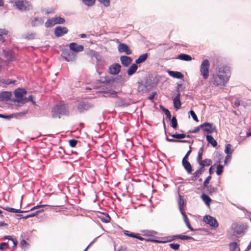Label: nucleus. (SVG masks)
Instances as JSON below:
<instances>
[{
    "label": "nucleus",
    "mask_w": 251,
    "mask_h": 251,
    "mask_svg": "<svg viewBox=\"0 0 251 251\" xmlns=\"http://www.w3.org/2000/svg\"><path fill=\"white\" fill-rule=\"evenodd\" d=\"M230 76V72L227 66L219 68L212 75L211 78V83L220 88L224 87Z\"/></svg>",
    "instance_id": "nucleus-1"
},
{
    "label": "nucleus",
    "mask_w": 251,
    "mask_h": 251,
    "mask_svg": "<svg viewBox=\"0 0 251 251\" xmlns=\"http://www.w3.org/2000/svg\"><path fill=\"white\" fill-rule=\"evenodd\" d=\"M230 76V72L227 66L219 68L212 75L211 78V83L220 88L224 87Z\"/></svg>",
    "instance_id": "nucleus-2"
},
{
    "label": "nucleus",
    "mask_w": 251,
    "mask_h": 251,
    "mask_svg": "<svg viewBox=\"0 0 251 251\" xmlns=\"http://www.w3.org/2000/svg\"><path fill=\"white\" fill-rule=\"evenodd\" d=\"M244 226L243 224L234 223L232 224L227 231L228 237L236 240L244 234Z\"/></svg>",
    "instance_id": "nucleus-3"
},
{
    "label": "nucleus",
    "mask_w": 251,
    "mask_h": 251,
    "mask_svg": "<svg viewBox=\"0 0 251 251\" xmlns=\"http://www.w3.org/2000/svg\"><path fill=\"white\" fill-rule=\"evenodd\" d=\"M68 114V107L65 104H57L52 109V116L54 118H59L60 115H67Z\"/></svg>",
    "instance_id": "nucleus-4"
},
{
    "label": "nucleus",
    "mask_w": 251,
    "mask_h": 251,
    "mask_svg": "<svg viewBox=\"0 0 251 251\" xmlns=\"http://www.w3.org/2000/svg\"><path fill=\"white\" fill-rule=\"evenodd\" d=\"M210 63L207 59L203 60L201 65L200 72L204 79H207L209 76Z\"/></svg>",
    "instance_id": "nucleus-5"
},
{
    "label": "nucleus",
    "mask_w": 251,
    "mask_h": 251,
    "mask_svg": "<svg viewBox=\"0 0 251 251\" xmlns=\"http://www.w3.org/2000/svg\"><path fill=\"white\" fill-rule=\"evenodd\" d=\"M65 19L60 17H55L49 19L45 24L46 27H50L56 24H61L65 22Z\"/></svg>",
    "instance_id": "nucleus-6"
},
{
    "label": "nucleus",
    "mask_w": 251,
    "mask_h": 251,
    "mask_svg": "<svg viewBox=\"0 0 251 251\" xmlns=\"http://www.w3.org/2000/svg\"><path fill=\"white\" fill-rule=\"evenodd\" d=\"M15 4L16 7L21 11H27L30 8L29 2L26 0H15Z\"/></svg>",
    "instance_id": "nucleus-7"
},
{
    "label": "nucleus",
    "mask_w": 251,
    "mask_h": 251,
    "mask_svg": "<svg viewBox=\"0 0 251 251\" xmlns=\"http://www.w3.org/2000/svg\"><path fill=\"white\" fill-rule=\"evenodd\" d=\"M26 93V91L25 89L19 88L16 90L14 92V95L16 99L13 100V101L22 103V100H24V95Z\"/></svg>",
    "instance_id": "nucleus-8"
},
{
    "label": "nucleus",
    "mask_w": 251,
    "mask_h": 251,
    "mask_svg": "<svg viewBox=\"0 0 251 251\" xmlns=\"http://www.w3.org/2000/svg\"><path fill=\"white\" fill-rule=\"evenodd\" d=\"M93 107V105L92 104L87 101H81L78 103L77 109L79 113H82L88 110Z\"/></svg>",
    "instance_id": "nucleus-9"
},
{
    "label": "nucleus",
    "mask_w": 251,
    "mask_h": 251,
    "mask_svg": "<svg viewBox=\"0 0 251 251\" xmlns=\"http://www.w3.org/2000/svg\"><path fill=\"white\" fill-rule=\"evenodd\" d=\"M203 221L212 227H217L219 226L216 219L210 215L205 216L203 218Z\"/></svg>",
    "instance_id": "nucleus-10"
},
{
    "label": "nucleus",
    "mask_w": 251,
    "mask_h": 251,
    "mask_svg": "<svg viewBox=\"0 0 251 251\" xmlns=\"http://www.w3.org/2000/svg\"><path fill=\"white\" fill-rule=\"evenodd\" d=\"M201 127H203V131L208 133H212L216 130L215 126L212 124L207 122L201 125Z\"/></svg>",
    "instance_id": "nucleus-11"
},
{
    "label": "nucleus",
    "mask_w": 251,
    "mask_h": 251,
    "mask_svg": "<svg viewBox=\"0 0 251 251\" xmlns=\"http://www.w3.org/2000/svg\"><path fill=\"white\" fill-rule=\"evenodd\" d=\"M68 30L66 27L57 26L54 30V34L56 37H61L66 34Z\"/></svg>",
    "instance_id": "nucleus-12"
},
{
    "label": "nucleus",
    "mask_w": 251,
    "mask_h": 251,
    "mask_svg": "<svg viewBox=\"0 0 251 251\" xmlns=\"http://www.w3.org/2000/svg\"><path fill=\"white\" fill-rule=\"evenodd\" d=\"M69 48L70 50L75 52H78L82 51L84 50V47L81 45H78L75 43H71L69 44Z\"/></svg>",
    "instance_id": "nucleus-13"
},
{
    "label": "nucleus",
    "mask_w": 251,
    "mask_h": 251,
    "mask_svg": "<svg viewBox=\"0 0 251 251\" xmlns=\"http://www.w3.org/2000/svg\"><path fill=\"white\" fill-rule=\"evenodd\" d=\"M121 69V65L119 64H114L109 67V72L111 75H117Z\"/></svg>",
    "instance_id": "nucleus-14"
},
{
    "label": "nucleus",
    "mask_w": 251,
    "mask_h": 251,
    "mask_svg": "<svg viewBox=\"0 0 251 251\" xmlns=\"http://www.w3.org/2000/svg\"><path fill=\"white\" fill-rule=\"evenodd\" d=\"M118 50L120 52H125L127 55L131 54V51L127 45L124 43H121L118 46Z\"/></svg>",
    "instance_id": "nucleus-15"
},
{
    "label": "nucleus",
    "mask_w": 251,
    "mask_h": 251,
    "mask_svg": "<svg viewBox=\"0 0 251 251\" xmlns=\"http://www.w3.org/2000/svg\"><path fill=\"white\" fill-rule=\"evenodd\" d=\"M180 94L178 92L173 99L174 106L176 110L179 109L181 107V103L180 100Z\"/></svg>",
    "instance_id": "nucleus-16"
},
{
    "label": "nucleus",
    "mask_w": 251,
    "mask_h": 251,
    "mask_svg": "<svg viewBox=\"0 0 251 251\" xmlns=\"http://www.w3.org/2000/svg\"><path fill=\"white\" fill-rule=\"evenodd\" d=\"M44 23V20L42 18H34L31 22L32 26L35 27L41 25Z\"/></svg>",
    "instance_id": "nucleus-17"
},
{
    "label": "nucleus",
    "mask_w": 251,
    "mask_h": 251,
    "mask_svg": "<svg viewBox=\"0 0 251 251\" xmlns=\"http://www.w3.org/2000/svg\"><path fill=\"white\" fill-rule=\"evenodd\" d=\"M120 60L122 64L126 67L129 65L132 62V59L127 56H122L120 58Z\"/></svg>",
    "instance_id": "nucleus-18"
},
{
    "label": "nucleus",
    "mask_w": 251,
    "mask_h": 251,
    "mask_svg": "<svg viewBox=\"0 0 251 251\" xmlns=\"http://www.w3.org/2000/svg\"><path fill=\"white\" fill-rule=\"evenodd\" d=\"M11 94L10 92L7 91H4L0 93V100H8L11 98Z\"/></svg>",
    "instance_id": "nucleus-19"
},
{
    "label": "nucleus",
    "mask_w": 251,
    "mask_h": 251,
    "mask_svg": "<svg viewBox=\"0 0 251 251\" xmlns=\"http://www.w3.org/2000/svg\"><path fill=\"white\" fill-rule=\"evenodd\" d=\"M168 74L171 76L176 78L181 79L183 77V75L180 72L177 71H169Z\"/></svg>",
    "instance_id": "nucleus-20"
},
{
    "label": "nucleus",
    "mask_w": 251,
    "mask_h": 251,
    "mask_svg": "<svg viewBox=\"0 0 251 251\" xmlns=\"http://www.w3.org/2000/svg\"><path fill=\"white\" fill-rule=\"evenodd\" d=\"M178 203L179 209L180 213L184 212V208L185 206V204L184 201L182 197L180 195L179 196V200H178Z\"/></svg>",
    "instance_id": "nucleus-21"
},
{
    "label": "nucleus",
    "mask_w": 251,
    "mask_h": 251,
    "mask_svg": "<svg viewBox=\"0 0 251 251\" xmlns=\"http://www.w3.org/2000/svg\"><path fill=\"white\" fill-rule=\"evenodd\" d=\"M182 163L187 172L189 174L191 173L192 168L191 164L187 160L182 161Z\"/></svg>",
    "instance_id": "nucleus-22"
},
{
    "label": "nucleus",
    "mask_w": 251,
    "mask_h": 251,
    "mask_svg": "<svg viewBox=\"0 0 251 251\" xmlns=\"http://www.w3.org/2000/svg\"><path fill=\"white\" fill-rule=\"evenodd\" d=\"M138 66L137 64H132L127 70V74L128 75H132L137 70Z\"/></svg>",
    "instance_id": "nucleus-23"
},
{
    "label": "nucleus",
    "mask_w": 251,
    "mask_h": 251,
    "mask_svg": "<svg viewBox=\"0 0 251 251\" xmlns=\"http://www.w3.org/2000/svg\"><path fill=\"white\" fill-rule=\"evenodd\" d=\"M206 140L208 143L210 144L213 147H215L217 145L216 141L211 135H207L206 136Z\"/></svg>",
    "instance_id": "nucleus-24"
},
{
    "label": "nucleus",
    "mask_w": 251,
    "mask_h": 251,
    "mask_svg": "<svg viewBox=\"0 0 251 251\" xmlns=\"http://www.w3.org/2000/svg\"><path fill=\"white\" fill-rule=\"evenodd\" d=\"M177 58L181 60L187 61L192 60V57L190 55L184 53H181L179 54Z\"/></svg>",
    "instance_id": "nucleus-25"
},
{
    "label": "nucleus",
    "mask_w": 251,
    "mask_h": 251,
    "mask_svg": "<svg viewBox=\"0 0 251 251\" xmlns=\"http://www.w3.org/2000/svg\"><path fill=\"white\" fill-rule=\"evenodd\" d=\"M148 57V54L144 53L141 55L136 60L135 62L136 64H140L144 62Z\"/></svg>",
    "instance_id": "nucleus-26"
},
{
    "label": "nucleus",
    "mask_w": 251,
    "mask_h": 251,
    "mask_svg": "<svg viewBox=\"0 0 251 251\" xmlns=\"http://www.w3.org/2000/svg\"><path fill=\"white\" fill-rule=\"evenodd\" d=\"M212 163V161L209 159H205L204 160H201L199 164L201 166L205 167L210 165Z\"/></svg>",
    "instance_id": "nucleus-27"
},
{
    "label": "nucleus",
    "mask_w": 251,
    "mask_h": 251,
    "mask_svg": "<svg viewBox=\"0 0 251 251\" xmlns=\"http://www.w3.org/2000/svg\"><path fill=\"white\" fill-rule=\"evenodd\" d=\"M231 147L232 146L230 144H226L224 151L225 153L226 154H231L234 151V149H232Z\"/></svg>",
    "instance_id": "nucleus-28"
},
{
    "label": "nucleus",
    "mask_w": 251,
    "mask_h": 251,
    "mask_svg": "<svg viewBox=\"0 0 251 251\" xmlns=\"http://www.w3.org/2000/svg\"><path fill=\"white\" fill-rule=\"evenodd\" d=\"M3 208L4 209H5V210H6L7 211H8L9 212H14V213H23V212H25V211H24L23 210H21L20 209H15V208H11V207H3Z\"/></svg>",
    "instance_id": "nucleus-29"
},
{
    "label": "nucleus",
    "mask_w": 251,
    "mask_h": 251,
    "mask_svg": "<svg viewBox=\"0 0 251 251\" xmlns=\"http://www.w3.org/2000/svg\"><path fill=\"white\" fill-rule=\"evenodd\" d=\"M201 198L202 200V201L205 202V203L207 205H209L210 204V202L211 201V199L209 197H208L207 195L203 194L201 196Z\"/></svg>",
    "instance_id": "nucleus-30"
},
{
    "label": "nucleus",
    "mask_w": 251,
    "mask_h": 251,
    "mask_svg": "<svg viewBox=\"0 0 251 251\" xmlns=\"http://www.w3.org/2000/svg\"><path fill=\"white\" fill-rule=\"evenodd\" d=\"M229 250L230 251H238L239 249L236 242H232L229 244Z\"/></svg>",
    "instance_id": "nucleus-31"
},
{
    "label": "nucleus",
    "mask_w": 251,
    "mask_h": 251,
    "mask_svg": "<svg viewBox=\"0 0 251 251\" xmlns=\"http://www.w3.org/2000/svg\"><path fill=\"white\" fill-rule=\"evenodd\" d=\"M8 33V31L5 29H0V42H4V39L3 35H5Z\"/></svg>",
    "instance_id": "nucleus-32"
},
{
    "label": "nucleus",
    "mask_w": 251,
    "mask_h": 251,
    "mask_svg": "<svg viewBox=\"0 0 251 251\" xmlns=\"http://www.w3.org/2000/svg\"><path fill=\"white\" fill-rule=\"evenodd\" d=\"M203 151V148L201 147L198 152V155L197 158V161L198 162V163L202 160V153Z\"/></svg>",
    "instance_id": "nucleus-33"
},
{
    "label": "nucleus",
    "mask_w": 251,
    "mask_h": 251,
    "mask_svg": "<svg viewBox=\"0 0 251 251\" xmlns=\"http://www.w3.org/2000/svg\"><path fill=\"white\" fill-rule=\"evenodd\" d=\"M160 109L163 111H164L165 115L166 116L167 118L169 119H171V113L170 112V111H169V110H168L167 109H166L164 106H163L162 105H160Z\"/></svg>",
    "instance_id": "nucleus-34"
},
{
    "label": "nucleus",
    "mask_w": 251,
    "mask_h": 251,
    "mask_svg": "<svg viewBox=\"0 0 251 251\" xmlns=\"http://www.w3.org/2000/svg\"><path fill=\"white\" fill-rule=\"evenodd\" d=\"M115 105L118 107H124L126 105L124 101L121 99L120 98L116 100L115 102Z\"/></svg>",
    "instance_id": "nucleus-35"
},
{
    "label": "nucleus",
    "mask_w": 251,
    "mask_h": 251,
    "mask_svg": "<svg viewBox=\"0 0 251 251\" xmlns=\"http://www.w3.org/2000/svg\"><path fill=\"white\" fill-rule=\"evenodd\" d=\"M98 1L105 7L109 6L110 4V0H98Z\"/></svg>",
    "instance_id": "nucleus-36"
},
{
    "label": "nucleus",
    "mask_w": 251,
    "mask_h": 251,
    "mask_svg": "<svg viewBox=\"0 0 251 251\" xmlns=\"http://www.w3.org/2000/svg\"><path fill=\"white\" fill-rule=\"evenodd\" d=\"M83 2L87 6H93L96 0H82Z\"/></svg>",
    "instance_id": "nucleus-37"
},
{
    "label": "nucleus",
    "mask_w": 251,
    "mask_h": 251,
    "mask_svg": "<svg viewBox=\"0 0 251 251\" xmlns=\"http://www.w3.org/2000/svg\"><path fill=\"white\" fill-rule=\"evenodd\" d=\"M171 136L173 138L176 139H183L186 137V135L184 134H173L171 135Z\"/></svg>",
    "instance_id": "nucleus-38"
},
{
    "label": "nucleus",
    "mask_w": 251,
    "mask_h": 251,
    "mask_svg": "<svg viewBox=\"0 0 251 251\" xmlns=\"http://www.w3.org/2000/svg\"><path fill=\"white\" fill-rule=\"evenodd\" d=\"M223 166L222 165H218L217 166L216 174L217 175H220L223 171Z\"/></svg>",
    "instance_id": "nucleus-39"
},
{
    "label": "nucleus",
    "mask_w": 251,
    "mask_h": 251,
    "mask_svg": "<svg viewBox=\"0 0 251 251\" xmlns=\"http://www.w3.org/2000/svg\"><path fill=\"white\" fill-rule=\"evenodd\" d=\"M30 101H31L32 102H33L32 95H29L27 98L26 97L24 98V100H22V103L24 104V103H25L27 102Z\"/></svg>",
    "instance_id": "nucleus-40"
},
{
    "label": "nucleus",
    "mask_w": 251,
    "mask_h": 251,
    "mask_svg": "<svg viewBox=\"0 0 251 251\" xmlns=\"http://www.w3.org/2000/svg\"><path fill=\"white\" fill-rule=\"evenodd\" d=\"M144 235L148 236H152L157 234V232L153 230H146L144 231Z\"/></svg>",
    "instance_id": "nucleus-41"
},
{
    "label": "nucleus",
    "mask_w": 251,
    "mask_h": 251,
    "mask_svg": "<svg viewBox=\"0 0 251 251\" xmlns=\"http://www.w3.org/2000/svg\"><path fill=\"white\" fill-rule=\"evenodd\" d=\"M177 123L176 118L175 117H173L171 120V126L176 128L177 127Z\"/></svg>",
    "instance_id": "nucleus-42"
},
{
    "label": "nucleus",
    "mask_w": 251,
    "mask_h": 251,
    "mask_svg": "<svg viewBox=\"0 0 251 251\" xmlns=\"http://www.w3.org/2000/svg\"><path fill=\"white\" fill-rule=\"evenodd\" d=\"M179 246H180V245L178 244L172 243V244H170V247L172 249L175 250H178L179 248Z\"/></svg>",
    "instance_id": "nucleus-43"
},
{
    "label": "nucleus",
    "mask_w": 251,
    "mask_h": 251,
    "mask_svg": "<svg viewBox=\"0 0 251 251\" xmlns=\"http://www.w3.org/2000/svg\"><path fill=\"white\" fill-rule=\"evenodd\" d=\"M106 94H109V96L111 97H116L117 96V92L114 90H110L106 92Z\"/></svg>",
    "instance_id": "nucleus-44"
},
{
    "label": "nucleus",
    "mask_w": 251,
    "mask_h": 251,
    "mask_svg": "<svg viewBox=\"0 0 251 251\" xmlns=\"http://www.w3.org/2000/svg\"><path fill=\"white\" fill-rule=\"evenodd\" d=\"M77 143V141L75 139H72L69 141V145L71 147H75Z\"/></svg>",
    "instance_id": "nucleus-45"
},
{
    "label": "nucleus",
    "mask_w": 251,
    "mask_h": 251,
    "mask_svg": "<svg viewBox=\"0 0 251 251\" xmlns=\"http://www.w3.org/2000/svg\"><path fill=\"white\" fill-rule=\"evenodd\" d=\"M189 113H190V115H191V116L192 117L193 120L196 122H198V119L195 113L194 112V111L193 110H191L189 112Z\"/></svg>",
    "instance_id": "nucleus-46"
},
{
    "label": "nucleus",
    "mask_w": 251,
    "mask_h": 251,
    "mask_svg": "<svg viewBox=\"0 0 251 251\" xmlns=\"http://www.w3.org/2000/svg\"><path fill=\"white\" fill-rule=\"evenodd\" d=\"M179 237V239L181 240H190L193 239V238L191 236H186V235H180Z\"/></svg>",
    "instance_id": "nucleus-47"
},
{
    "label": "nucleus",
    "mask_w": 251,
    "mask_h": 251,
    "mask_svg": "<svg viewBox=\"0 0 251 251\" xmlns=\"http://www.w3.org/2000/svg\"><path fill=\"white\" fill-rule=\"evenodd\" d=\"M8 247V245L7 243L3 242L0 244V249L1 250L5 249L7 250Z\"/></svg>",
    "instance_id": "nucleus-48"
},
{
    "label": "nucleus",
    "mask_w": 251,
    "mask_h": 251,
    "mask_svg": "<svg viewBox=\"0 0 251 251\" xmlns=\"http://www.w3.org/2000/svg\"><path fill=\"white\" fill-rule=\"evenodd\" d=\"M35 36V33H28L26 35V36H25V38H26L27 39H33L34 38Z\"/></svg>",
    "instance_id": "nucleus-49"
},
{
    "label": "nucleus",
    "mask_w": 251,
    "mask_h": 251,
    "mask_svg": "<svg viewBox=\"0 0 251 251\" xmlns=\"http://www.w3.org/2000/svg\"><path fill=\"white\" fill-rule=\"evenodd\" d=\"M90 54L93 56L95 57L97 59H98V57L99 56V53L93 50H90Z\"/></svg>",
    "instance_id": "nucleus-50"
},
{
    "label": "nucleus",
    "mask_w": 251,
    "mask_h": 251,
    "mask_svg": "<svg viewBox=\"0 0 251 251\" xmlns=\"http://www.w3.org/2000/svg\"><path fill=\"white\" fill-rule=\"evenodd\" d=\"M181 215H182L183 216V220H184V221L185 223V224H187V223H189V220H188V218L187 217V216L185 213V212H181Z\"/></svg>",
    "instance_id": "nucleus-51"
},
{
    "label": "nucleus",
    "mask_w": 251,
    "mask_h": 251,
    "mask_svg": "<svg viewBox=\"0 0 251 251\" xmlns=\"http://www.w3.org/2000/svg\"><path fill=\"white\" fill-rule=\"evenodd\" d=\"M145 241H151V242H154V243H165V242H166L165 241H160V240H152V239H145Z\"/></svg>",
    "instance_id": "nucleus-52"
},
{
    "label": "nucleus",
    "mask_w": 251,
    "mask_h": 251,
    "mask_svg": "<svg viewBox=\"0 0 251 251\" xmlns=\"http://www.w3.org/2000/svg\"><path fill=\"white\" fill-rule=\"evenodd\" d=\"M211 176H209L206 178V179L204 180V183H203V185L204 186L206 187L207 185V184L209 183V182L210 180L211 179Z\"/></svg>",
    "instance_id": "nucleus-53"
},
{
    "label": "nucleus",
    "mask_w": 251,
    "mask_h": 251,
    "mask_svg": "<svg viewBox=\"0 0 251 251\" xmlns=\"http://www.w3.org/2000/svg\"><path fill=\"white\" fill-rule=\"evenodd\" d=\"M191 150L190 149L189 151H187V153L185 154V155L183 157L182 161H187L188 157L189 155L190 154V153H191Z\"/></svg>",
    "instance_id": "nucleus-54"
},
{
    "label": "nucleus",
    "mask_w": 251,
    "mask_h": 251,
    "mask_svg": "<svg viewBox=\"0 0 251 251\" xmlns=\"http://www.w3.org/2000/svg\"><path fill=\"white\" fill-rule=\"evenodd\" d=\"M16 82V80H10L9 79H7V81H5V84H15Z\"/></svg>",
    "instance_id": "nucleus-55"
},
{
    "label": "nucleus",
    "mask_w": 251,
    "mask_h": 251,
    "mask_svg": "<svg viewBox=\"0 0 251 251\" xmlns=\"http://www.w3.org/2000/svg\"><path fill=\"white\" fill-rule=\"evenodd\" d=\"M37 214V212H35V213H32V214H29L26 216H25V217H24V219H26L28 218H29V217H34L35 216H36Z\"/></svg>",
    "instance_id": "nucleus-56"
},
{
    "label": "nucleus",
    "mask_w": 251,
    "mask_h": 251,
    "mask_svg": "<svg viewBox=\"0 0 251 251\" xmlns=\"http://www.w3.org/2000/svg\"><path fill=\"white\" fill-rule=\"evenodd\" d=\"M201 128H203V127H201V125L196 128H195L194 130H193L191 132L192 133H197L199 131L200 129Z\"/></svg>",
    "instance_id": "nucleus-57"
},
{
    "label": "nucleus",
    "mask_w": 251,
    "mask_h": 251,
    "mask_svg": "<svg viewBox=\"0 0 251 251\" xmlns=\"http://www.w3.org/2000/svg\"><path fill=\"white\" fill-rule=\"evenodd\" d=\"M166 139L167 141L170 142H177L178 140L174 139L169 138L167 136L166 137Z\"/></svg>",
    "instance_id": "nucleus-58"
},
{
    "label": "nucleus",
    "mask_w": 251,
    "mask_h": 251,
    "mask_svg": "<svg viewBox=\"0 0 251 251\" xmlns=\"http://www.w3.org/2000/svg\"><path fill=\"white\" fill-rule=\"evenodd\" d=\"M201 174L200 171H199L198 170H197L194 174V175L195 176V177H197V178L200 176Z\"/></svg>",
    "instance_id": "nucleus-59"
},
{
    "label": "nucleus",
    "mask_w": 251,
    "mask_h": 251,
    "mask_svg": "<svg viewBox=\"0 0 251 251\" xmlns=\"http://www.w3.org/2000/svg\"><path fill=\"white\" fill-rule=\"evenodd\" d=\"M45 206H46L45 205H37V206L32 208L31 209V210H34L35 209L42 208V207H44Z\"/></svg>",
    "instance_id": "nucleus-60"
},
{
    "label": "nucleus",
    "mask_w": 251,
    "mask_h": 251,
    "mask_svg": "<svg viewBox=\"0 0 251 251\" xmlns=\"http://www.w3.org/2000/svg\"><path fill=\"white\" fill-rule=\"evenodd\" d=\"M230 155L231 154H227V155L226 156V157L225 158V164H226L228 160L230 159V158H231Z\"/></svg>",
    "instance_id": "nucleus-61"
},
{
    "label": "nucleus",
    "mask_w": 251,
    "mask_h": 251,
    "mask_svg": "<svg viewBox=\"0 0 251 251\" xmlns=\"http://www.w3.org/2000/svg\"><path fill=\"white\" fill-rule=\"evenodd\" d=\"M186 226H187V227L191 230V231H194V229L193 228V227L191 226L190 225V223H187V224H186Z\"/></svg>",
    "instance_id": "nucleus-62"
},
{
    "label": "nucleus",
    "mask_w": 251,
    "mask_h": 251,
    "mask_svg": "<svg viewBox=\"0 0 251 251\" xmlns=\"http://www.w3.org/2000/svg\"><path fill=\"white\" fill-rule=\"evenodd\" d=\"M21 244L22 246L24 247L25 246L27 245V242L25 240H23L21 242Z\"/></svg>",
    "instance_id": "nucleus-63"
},
{
    "label": "nucleus",
    "mask_w": 251,
    "mask_h": 251,
    "mask_svg": "<svg viewBox=\"0 0 251 251\" xmlns=\"http://www.w3.org/2000/svg\"><path fill=\"white\" fill-rule=\"evenodd\" d=\"M136 235L137 234H135L133 233H129V234L128 235V236L129 237H132V238H136Z\"/></svg>",
    "instance_id": "nucleus-64"
}]
</instances>
